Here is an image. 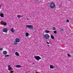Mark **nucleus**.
<instances>
[{
    "mask_svg": "<svg viewBox=\"0 0 73 73\" xmlns=\"http://www.w3.org/2000/svg\"><path fill=\"white\" fill-rule=\"evenodd\" d=\"M43 38L44 39L48 40L49 39L50 36L48 34H45L44 35H43Z\"/></svg>",
    "mask_w": 73,
    "mask_h": 73,
    "instance_id": "1",
    "label": "nucleus"
},
{
    "mask_svg": "<svg viewBox=\"0 0 73 73\" xmlns=\"http://www.w3.org/2000/svg\"><path fill=\"white\" fill-rule=\"evenodd\" d=\"M49 4L50 7L52 8H54L56 7L55 4L53 3H49Z\"/></svg>",
    "mask_w": 73,
    "mask_h": 73,
    "instance_id": "2",
    "label": "nucleus"
},
{
    "mask_svg": "<svg viewBox=\"0 0 73 73\" xmlns=\"http://www.w3.org/2000/svg\"><path fill=\"white\" fill-rule=\"evenodd\" d=\"M34 58L36 60H39L41 59V58L39 56H35Z\"/></svg>",
    "mask_w": 73,
    "mask_h": 73,
    "instance_id": "3",
    "label": "nucleus"
},
{
    "mask_svg": "<svg viewBox=\"0 0 73 73\" xmlns=\"http://www.w3.org/2000/svg\"><path fill=\"white\" fill-rule=\"evenodd\" d=\"M26 28H33V26L31 25H26Z\"/></svg>",
    "mask_w": 73,
    "mask_h": 73,
    "instance_id": "4",
    "label": "nucleus"
},
{
    "mask_svg": "<svg viewBox=\"0 0 73 73\" xmlns=\"http://www.w3.org/2000/svg\"><path fill=\"white\" fill-rule=\"evenodd\" d=\"M3 32L7 33L8 32V29H7L4 28L3 29Z\"/></svg>",
    "mask_w": 73,
    "mask_h": 73,
    "instance_id": "5",
    "label": "nucleus"
},
{
    "mask_svg": "<svg viewBox=\"0 0 73 73\" xmlns=\"http://www.w3.org/2000/svg\"><path fill=\"white\" fill-rule=\"evenodd\" d=\"M15 41L17 42H20V40L18 38H16L15 39Z\"/></svg>",
    "mask_w": 73,
    "mask_h": 73,
    "instance_id": "6",
    "label": "nucleus"
},
{
    "mask_svg": "<svg viewBox=\"0 0 73 73\" xmlns=\"http://www.w3.org/2000/svg\"><path fill=\"white\" fill-rule=\"evenodd\" d=\"M44 33H50V32H51L50 31H49L48 30H46L44 32Z\"/></svg>",
    "mask_w": 73,
    "mask_h": 73,
    "instance_id": "7",
    "label": "nucleus"
},
{
    "mask_svg": "<svg viewBox=\"0 0 73 73\" xmlns=\"http://www.w3.org/2000/svg\"><path fill=\"white\" fill-rule=\"evenodd\" d=\"M3 54H7V52L6 51H4L3 52Z\"/></svg>",
    "mask_w": 73,
    "mask_h": 73,
    "instance_id": "8",
    "label": "nucleus"
},
{
    "mask_svg": "<svg viewBox=\"0 0 73 73\" xmlns=\"http://www.w3.org/2000/svg\"><path fill=\"white\" fill-rule=\"evenodd\" d=\"M50 69H54V68H55V67H53V66H52V65H50Z\"/></svg>",
    "mask_w": 73,
    "mask_h": 73,
    "instance_id": "9",
    "label": "nucleus"
},
{
    "mask_svg": "<svg viewBox=\"0 0 73 73\" xmlns=\"http://www.w3.org/2000/svg\"><path fill=\"white\" fill-rule=\"evenodd\" d=\"M22 66L19 65H17L16 66V68H21Z\"/></svg>",
    "mask_w": 73,
    "mask_h": 73,
    "instance_id": "10",
    "label": "nucleus"
},
{
    "mask_svg": "<svg viewBox=\"0 0 73 73\" xmlns=\"http://www.w3.org/2000/svg\"><path fill=\"white\" fill-rule=\"evenodd\" d=\"M0 16L1 17H4V14L3 13H1L0 14Z\"/></svg>",
    "mask_w": 73,
    "mask_h": 73,
    "instance_id": "11",
    "label": "nucleus"
},
{
    "mask_svg": "<svg viewBox=\"0 0 73 73\" xmlns=\"http://www.w3.org/2000/svg\"><path fill=\"white\" fill-rule=\"evenodd\" d=\"M8 67L9 68H8V70H10L11 69V66L10 65L8 66Z\"/></svg>",
    "mask_w": 73,
    "mask_h": 73,
    "instance_id": "12",
    "label": "nucleus"
},
{
    "mask_svg": "<svg viewBox=\"0 0 73 73\" xmlns=\"http://www.w3.org/2000/svg\"><path fill=\"white\" fill-rule=\"evenodd\" d=\"M15 54L16 56H19V53L17 52H15Z\"/></svg>",
    "mask_w": 73,
    "mask_h": 73,
    "instance_id": "13",
    "label": "nucleus"
},
{
    "mask_svg": "<svg viewBox=\"0 0 73 73\" xmlns=\"http://www.w3.org/2000/svg\"><path fill=\"white\" fill-rule=\"evenodd\" d=\"M25 35H26V37H28V36H29V33H27L25 34Z\"/></svg>",
    "mask_w": 73,
    "mask_h": 73,
    "instance_id": "14",
    "label": "nucleus"
},
{
    "mask_svg": "<svg viewBox=\"0 0 73 73\" xmlns=\"http://www.w3.org/2000/svg\"><path fill=\"white\" fill-rule=\"evenodd\" d=\"M59 31L60 32H63L64 31V29H60Z\"/></svg>",
    "mask_w": 73,
    "mask_h": 73,
    "instance_id": "15",
    "label": "nucleus"
},
{
    "mask_svg": "<svg viewBox=\"0 0 73 73\" xmlns=\"http://www.w3.org/2000/svg\"><path fill=\"white\" fill-rule=\"evenodd\" d=\"M10 31L12 32H14V30H13V28H12Z\"/></svg>",
    "mask_w": 73,
    "mask_h": 73,
    "instance_id": "16",
    "label": "nucleus"
},
{
    "mask_svg": "<svg viewBox=\"0 0 73 73\" xmlns=\"http://www.w3.org/2000/svg\"><path fill=\"white\" fill-rule=\"evenodd\" d=\"M51 38L52 39H54V37L52 35L51 36Z\"/></svg>",
    "mask_w": 73,
    "mask_h": 73,
    "instance_id": "17",
    "label": "nucleus"
},
{
    "mask_svg": "<svg viewBox=\"0 0 73 73\" xmlns=\"http://www.w3.org/2000/svg\"><path fill=\"white\" fill-rule=\"evenodd\" d=\"M14 44L15 45H17V42L16 41H15L14 42Z\"/></svg>",
    "mask_w": 73,
    "mask_h": 73,
    "instance_id": "18",
    "label": "nucleus"
},
{
    "mask_svg": "<svg viewBox=\"0 0 73 73\" xmlns=\"http://www.w3.org/2000/svg\"><path fill=\"white\" fill-rule=\"evenodd\" d=\"M17 17H18L19 19V18H20V17H21V15H17Z\"/></svg>",
    "mask_w": 73,
    "mask_h": 73,
    "instance_id": "19",
    "label": "nucleus"
},
{
    "mask_svg": "<svg viewBox=\"0 0 73 73\" xmlns=\"http://www.w3.org/2000/svg\"><path fill=\"white\" fill-rule=\"evenodd\" d=\"M3 24L4 25V26H5L7 25V23H5V22L4 23H3Z\"/></svg>",
    "mask_w": 73,
    "mask_h": 73,
    "instance_id": "20",
    "label": "nucleus"
},
{
    "mask_svg": "<svg viewBox=\"0 0 73 73\" xmlns=\"http://www.w3.org/2000/svg\"><path fill=\"white\" fill-rule=\"evenodd\" d=\"M9 55H5V57H8Z\"/></svg>",
    "mask_w": 73,
    "mask_h": 73,
    "instance_id": "21",
    "label": "nucleus"
},
{
    "mask_svg": "<svg viewBox=\"0 0 73 73\" xmlns=\"http://www.w3.org/2000/svg\"><path fill=\"white\" fill-rule=\"evenodd\" d=\"M53 32L55 34H56L57 33V31H54Z\"/></svg>",
    "mask_w": 73,
    "mask_h": 73,
    "instance_id": "22",
    "label": "nucleus"
},
{
    "mask_svg": "<svg viewBox=\"0 0 73 73\" xmlns=\"http://www.w3.org/2000/svg\"><path fill=\"white\" fill-rule=\"evenodd\" d=\"M1 24H3L4 22L3 21H1Z\"/></svg>",
    "mask_w": 73,
    "mask_h": 73,
    "instance_id": "23",
    "label": "nucleus"
},
{
    "mask_svg": "<svg viewBox=\"0 0 73 73\" xmlns=\"http://www.w3.org/2000/svg\"><path fill=\"white\" fill-rule=\"evenodd\" d=\"M53 30H54H54H56V28L55 27H53Z\"/></svg>",
    "mask_w": 73,
    "mask_h": 73,
    "instance_id": "24",
    "label": "nucleus"
},
{
    "mask_svg": "<svg viewBox=\"0 0 73 73\" xmlns=\"http://www.w3.org/2000/svg\"><path fill=\"white\" fill-rule=\"evenodd\" d=\"M67 55H68V56L69 57H70V55L69 54H68Z\"/></svg>",
    "mask_w": 73,
    "mask_h": 73,
    "instance_id": "25",
    "label": "nucleus"
},
{
    "mask_svg": "<svg viewBox=\"0 0 73 73\" xmlns=\"http://www.w3.org/2000/svg\"><path fill=\"white\" fill-rule=\"evenodd\" d=\"M10 73H13V72H14V71H11L10 72Z\"/></svg>",
    "mask_w": 73,
    "mask_h": 73,
    "instance_id": "26",
    "label": "nucleus"
},
{
    "mask_svg": "<svg viewBox=\"0 0 73 73\" xmlns=\"http://www.w3.org/2000/svg\"><path fill=\"white\" fill-rule=\"evenodd\" d=\"M0 50H3V48H0Z\"/></svg>",
    "mask_w": 73,
    "mask_h": 73,
    "instance_id": "27",
    "label": "nucleus"
},
{
    "mask_svg": "<svg viewBox=\"0 0 73 73\" xmlns=\"http://www.w3.org/2000/svg\"><path fill=\"white\" fill-rule=\"evenodd\" d=\"M67 22H69V20H68V19L67 20Z\"/></svg>",
    "mask_w": 73,
    "mask_h": 73,
    "instance_id": "28",
    "label": "nucleus"
},
{
    "mask_svg": "<svg viewBox=\"0 0 73 73\" xmlns=\"http://www.w3.org/2000/svg\"><path fill=\"white\" fill-rule=\"evenodd\" d=\"M46 43L48 44H49V42H47Z\"/></svg>",
    "mask_w": 73,
    "mask_h": 73,
    "instance_id": "29",
    "label": "nucleus"
},
{
    "mask_svg": "<svg viewBox=\"0 0 73 73\" xmlns=\"http://www.w3.org/2000/svg\"><path fill=\"white\" fill-rule=\"evenodd\" d=\"M21 17H23V15H21Z\"/></svg>",
    "mask_w": 73,
    "mask_h": 73,
    "instance_id": "30",
    "label": "nucleus"
},
{
    "mask_svg": "<svg viewBox=\"0 0 73 73\" xmlns=\"http://www.w3.org/2000/svg\"><path fill=\"white\" fill-rule=\"evenodd\" d=\"M27 20H29V19L28 18H27Z\"/></svg>",
    "mask_w": 73,
    "mask_h": 73,
    "instance_id": "31",
    "label": "nucleus"
},
{
    "mask_svg": "<svg viewBox=\"0 0 73 73\" xmlns=\"http://www.w3.org/2000/svg\"><path fill=\"white\" fill-rule=\"evenodd\" d=\"M68 1H70V0H68Z\"/></svg>",
    "mask_w": 73,
    "mask_h": 73,
    "instance_id": "32",
    "label": "nucleus"
}]
</instances>
